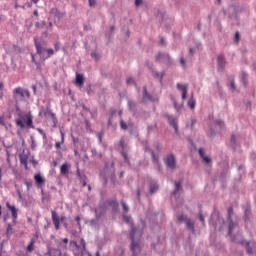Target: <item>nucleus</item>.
I'll return each mask as SVG.
<instances>
[{
	"instance_id": "f257e3e1",
	"label": "nucleus",
	"mask_w": 256,
	"mask_h": 256,
	"mask_svg": "<svg viewBox=\"0 0 256 256\" xmlns=\"http://www.w3.org/2000/svg\"><path fill=\"white\" fill-rule=\"evenodd\" d=\"M18 117L19 118L15 120L16 127H20V129H36L40 135H44L45 130L36 128L35 124H33V115H31V112L26 114L19 113Z\"/></svg>"
},
{
	"instance_id": "f03ea898",
	"label": "nucleus",
	"mask_w": 256,
	"mask_h": 256,
	"mask_svg": "<svg viewBox=\"0 0 256 256\" xmlns=\"http://www.w3.org/2000/svg\"><path fill=\"white\" fill-rule=\"evenodd\" d=\"M143 237V230L138 231L137 227L132 226L130 231V251L132 252V256H140L141 255V238Z\"/></svg>"
},
{
	"instance_id": "7ed1b4c3",
	"label": "nucleus",
	"mask_w": 256,
	"mask_h": 256,
	"mask_svg": "<svg viewBox=\"0 0 256 256\" xmlns=\"http://www.w3.org/2000/svg\"><path fill=\"white\" fill-rule=\"evenodd\" d=\"M34 45L36 53L39 55L41 61H47V59L55 55V50H53V48L43 47V44L39 42V38L37 36L34 37Z\"/></svg>"
},
{
	"instance_id": "20e7f679",
	"label": "nucleus",
	"mask_w": 256,
	"mask_h": 256,
	"mask_svg": "<svg viewBox=\"0 0 256 256\" xmlns=\"http://www.w3.org/2000/svg\"><path fill=\"white\" fill-rule=\"evenodd\" d=\"M109 178L111 181H115V163L113 161L106 162L103 171L100 173L103 185L107 183Z\"/></svg>"
},
{
	"instance_id": "39448f33",
	"label": "nucleus",
	"mask_w": 256,
	"mask_h": 256,
	"mask_svg": "<svg viewBox=\"0 0 256 256\" xmlns=\"http://www.w3.org/2000/svg\"><path fill=\"white\" fill-rule=\"evenodd\" d=\"M109 207H111L112 212L114 213H118L119 212V202H117V199H112V200H100V204L98 206L99 211H101V213H105V211H107V209H109Z\"/></svg>"
},
{
	"instance_id": "423d86ee",
	"label": "nucleus",
	"mask_w": 256,
	"mask_h": 256,
	"mask_svg": "<svg viewBox=\"0 0 256 256\" xmlns=\"http://www.w3.org/2000/svg\"><path fill=\"white\" fill-rule=\"evenodd\" d=\"M52 215V223L56 229V231H59L61 229V223L67 231H69V224L67 223V217L61 216L59 217V214H57V211L52 210L51 212Z\"/></svg>"
},
{
	"instance_id": "0eeeda50",
	"label": "nucleus",
	"mask_w": 256,
	"mask_h": 256,
	"mask_svg": "<svg viewBox=\"0 0 256 256\" xmlns=\"http://www.w3.org/2000/svg\"><path fill=\"white\" fill-rule=\"evenodd\" d=\"M14 107L17 113H21V107H19V101H25V90L21 87H17L13 90Z\"/></svg>"
},
{
	"instance_id": "6e6552de",
	"label": "nucleus",
	"mask_w": 256,
	"mask_h": 256,
	"mask_svg": "<svg viewBox=\"0 0 256 256\" xmlns=\"http://www.w3.org/2000/svg\"><path fill=\"white\" fill-rule=\"evenodd\" d=\"M38 115L39 117H42L43 115L44 117H50V119H52L53 127H57V116L51 111V102H48L45 107L42 106Z\"/></svg>"
},
{
	"instance_id": "1a4fd4ad",
	"label": "nucleus",
	"mask_w": 256,
	"mask_h": 256,
	"mask_svg": "<svg viewBox=\"0 0 256 256\" xmlns=\"http://www.w3.org/2000/svg\"><path fill=\"white\" fill-rule=\"evenodd\" d=\"M227 219L229 221L228 235L231 237V235H233V229L239 225L237 220L233 221V206H230L227 210Z\"/></svg>"
},
{
	"instance_id": "9d476101",
	"label": "nucleus",
	"mask_w": 256,
	"mask_h": 256,
	"mask_svg": "<svg viewBox=\"0 0 256 256\" xmlns=\"http://www.w3.org/2000/svg\"><path fill=\"white\" fill-rule=\"evenodd\" d=\"M29 155H31V152L28 150L25 154V148H23L22 152L19 154L20 165H23L26 171H29Z\"/></svg>"
},
{
	"instance_id": "9b49d317",
	"label": "nucleus",
	"mask_w": 256,
	"mask_h": 256,
	"mask_svg": "<svg viewBox=\"0 0 256 256\" xmlns=\"http://www.w3.org/2000/svg\"><path fill=\"white\" fill-rule=\"evenodd\" d=\"M164 163L168 167V169H176V167H177V160L175 158V154H169L164 159Z\"/></svg>"
},
{
	"instance_id": "f8f14e48",
	"label": "nucleus",
	"mask_w": 256,
	"mask_h": 256,
	"mask_svg": "<svg viewBox=\"0 0 256 256\" xmlns=\"http://www.w3.org/2000/svg\"><path fill=\"white\" fill-rule=\"evenodd\" d=\"M166 119H168V123L171 127H173L176 134H179V120L177 117H173L172 115L165 114Z\"/></svg>"
},
{
	"instance_id": "ddd939ff",
	"label": "nucleus",
	"mask_w": 256,
	"mask_h": 256,
	"mask_svg": "<svg viewBox=\"0 0 256 256\" xmlns=\"http://www.w3.org/2000/svg\"><path fill=\"white\" fill-rule=\"evenodd\" d=\"M119 145L121 147V155L124 159V162L127 163V165H129V155L127 154L129 150H127V148L125 147V138H121L119 141Z\"/></svg>"
},
{
	"instance_id": "4468645a",
	"label": "nucleus",
	"mask_w": 256,
	"mask_h": 256,
	"mask_svg": "<svg viewBox=\"0 0 256 256\" xmlns=\"http://www.w3.org/2000/svg\"><path fill=\"white\" fill-rule=\"evenodd\" d=\"M49 15H53L54 19H58V21H61V19L66 17L67 13L61 12V10H59V8L54 7V8L50 9Z\"/></svg>"
},
{
	"instance_id": "2eb2a0df",
	"label": "nucleus",
	"mask_w": 256,
	"mask_h": 256,
	"mask_svg": "<svg viewBox=\"0 0 256 256\" xmlns=\"http://www.w3.org/2000/svg\"><path fill=\"white\" fill-rule=\"evenodd\" d=\"M225 65H227V60H225V55L220 54L217 57V70L219 73L225 71Z\"/></svg>"
},
{
	"instance_id": "dca6fc26",
	"label": "nucleus",
	"mask_w": 256,
	"mask_h": 256,
	"mask_svg": "<svg viewBox=\"0 0 256 256\" xmlns=\"http://www.w3.org/2000/svg\"><path fill=\"white\" fill-rule=\"evenodd\" d=\"M142 101L143 103H147V101H152L153 103H155V101H159V99L149 94V92L147 91V86H143Z\"/></svg>"
},
{
	"instance_id": "f3484780",
	"label": "nucleus",
	"mask_w": 256,
	"mask_h": 256,
	"mask_svg": "<svg viewBox=\"0 0 256 256\" xmlns=\"http://www.w3.org/2000/svg\"><path fill=\"white\" fill-rule=\"evenodd\" d=\"M74 85L79 87V89H83V86L85 85V75H83V73L76 72Z\"/></svg>"
},
{
	"instance_id": "a211bd4d",
	"label": "nucleus",
	"mask_w": 256,
	"mask_h": 256,
	"mask_svg": "<svg viewBox=\"0 0 256 256\" xmlns=\"http://www.w3.org/2000/svg\"><path fill=\"white\" fill-rule=\"evenodd\" d=\"M34 181H35L36 187H38V189H42L43 186L45 185L46 180H45V177L41 175V172H38L34 174Z\"/></svg>"
},
{
	"instance_id": "6ab92c4d",
	"label": "nucleus",
	"mask_w": 256,
	"mask_h": 256,
	"mask_svg": "<svg viewBox=\"0 0 256 256\" xmlns=\"http://www.w3.org/2000/svg\"><path fill=\"white\" fill-rule=\"evenodd\" d=\"M76 176L78 177L80 183H82V187H87V175L81 174V169H79V165L76 166Z\"/></svg>"
},
{
	"instance_id": "aec40b11",
	"label": "nucleus",
	"mask_w": 256,
	"mask_h": 256,
	"mask_svg": "<svg viewBox=\"0 0 256 256\" xmlns=\"http://www.w3.org/2000/svg\"><path fill=\"white\" fill-rule=\"evenodd\" d=\"M157 62L165 63L168 61V63H171V57L167 53H161L159 52L156 56Z\"/></svg>"
},
{
	"instance_id": "412c9836",
	"label": "nucleus",
	"mask_w": 256,
	"mask_h": 256,
	"mask_svg": "<svg viewBox=\"0 0 256 256\" xmlns=\"http://www.w3.org/2000/svg\"><path fill=\"white\" fill-rule=\"evenodd\" d=\"M60 135H61V141H58L55 143V147L57 150L58 155H63V153H61V145H63L65 143V132H63L62 129H60Z\"/></svg>"
},
{
	"instance_id": "4be33fe9",
	"label": "nucleus",
	"mask_w": 256,
	"mask_h": 256,
	"mask_svg": "<svg viewBox=\"0 0 256 256\" xmlns=\"http://www.w3.org/2000/svg\"><path fill=\"white\" fill-rule=\"evenodd\" d=\"M70 169H71V164H69V162H64L60 166V174L63 175L64 177H67V175H69Z\"/></svg>"
},
{
	"instance_id": "5701e85b",
	"label": "nucleus",
	"mask_w": 256,
	"mask_h": 256,
	"mask_svg": "<svg viewBox=\"0 0 256 256\" xmlns=\"http://www.w3.org/2000/svg\"><path fill=\"white\" fill-rule=\"evenodd\" d=\"M178 91L182 92V99L183 101H185V99H187V84H181V83H177L176 85Z\"/></svg>"
},
{
	"instance_id": "b1692460",
	"label": "nucleus",
	"mask_w": 256,
	"mask_h": 256,
	"mask_svg": "<svg viewBox=\"0 0 256 256\" xmlns=\"http://www.w3.org/2000/svg\"><path fill=\"white\" fill-rule=\"evenodd\" d=\"M81 249L80 252L77 254L75 253L74 256H85V251H87V242H85L84 238L80 239Z\"/></svg>"
},
{
	"instance_id": "393cba45",
	"label": "nucleus",
	"mask_w": 256,
	"mask_h": 256,
	"mask_svg": "<svg viewBox=\"0 0 256 256\" xmlns=\"http://www.w3.org/2000/svg\"><path fill=\"white\" fill-rule=\"evenodd\" d=\"M239 245H245L246 246V252L248 255H253V248L251 247V244L249 241H246L245 239H241L238 241Z\"/></svg>"
},
{
	"instance_id": "a878e982",
	"label": "nucleus",
	"mask_w": 256,
	"mask_h": 256,
	"mask_svg": "<svg viewBox=\"0 0 256 256\" xmlns=\"http://www.w3.org/2000/svg\"><path fill=\"white\" fill-rule=\"evenodd\" d=\"M175 188L172 191L171 195H173L174 197H176L177 199H179V191H181L183 189V187L181 186V182H174Z\"/></svg>"
},
{
	"instance_id": "bb28decb",
	"label": "nucleus",
	"mask_w": 256,
	"mask_h": 256,
	"mask_svg": "<svg viewBox=\"0 0 256 256\" xmlns=\"http://www.w3.org/2000/svg\"><path fill=\"white\" fill-rule=\"evenodd\" d=\"M6 209L10 211L11 215L19 213V209L15 205L11 204L9 201L6 202Z\"/></svg>"
},
{
	"instance_id": "cd10ccee",
	"label": "nucleus",
	"mask_w": 256,
	"mask_h": 256,
	"mask_svg": "<svg viewBox=\"0 0 256 256\" xmlns=\"http://www.w3.org/2000/svg\"><path fill=\"white\" fill-rule=\"evenodd\" d=\"M49 37V30H45L44 32L41 33V36L38 38V41L45 45L47 43V39Z\"/></svg>"
},
{
	"instance_id": "c85d7f7f",
	"label": "nucleus",
	"mask_w": 256,
	"mask_h": 256,
	"mask_svg": "<svg viewBox=\"0 0 256 256\" xmlns=\"http://www.w3.org/2000/svg\"><path fill=\"white\" fill-rule=\"evenodd\" d=\"M186 227L191 230V233H195V222L191 218L186 219Z\"/></svg>"
},
{
	"instance_id": "c756f323",
	"label": "nucleus",
	"mask_w": 256,
	"mask_h": 256,
	"mask_svg": "<svg viewBox=\"0 0 256 256\" xmlns=\"http://www.w3.org/2000/svg\"><path fill=\"white\" fill-rule=\"evenodd\" d=\"M153 73H154V77L159 79V83L163 85V77H165V71H162V72L153 71Z\"/></svg>"
},
{
	"instance_id": "7c9ffc66",
	"label": "nucleus",
	"mask_w": 256,
	"mask_h": 256,
	"mask_svg": "<svg viewBox=\"0 0 256 256\" xmlns=\"http://www.w3.org/2000/svg\"><path fill=\"white\" fill-rule=\"evenodd\" d=\"M6 237L8 239H11V235H13V225L11 223H8L7 224V227H6Z\"/></svg>"
},
{
	"instance_id": "2f4dec72",
	"label": "nucleus",
	"mask_w": 256,
	"mask_h": 256,
	"mask_svg": "<svg viewBox=\"0 0 256 256\" xmlns=\"http://www.w3.org/2000/svg\"><path fill=\"white\" fill-rule=\"evenodd\" d=\"M92 211L95 213V218L89 221V225L90 227H95V225H97V207L92 208Z\"/></svg>"
},
{
	"instance_id": "473e14b6",
	"label": "nucleus",
	"mask_w": 256,
	"mask_h": 256,
	"mask_svg": "<svg viewBox=\"0 0 256 256\" xmlns=\"http://www.w3.org/2000/svg\"><path fill=\"white\" fill-rule=\"evenodd\" d=\"M12 49H14L20 55H23V53H25V48H23L17 44H12Z\"/></svg>"
},
{
	"instance_id": "72a5a7b5",
	"label": "nucleus",
	"mask_w": 256,
	"mask_h": 256,
	"mask_svg": "<svg viewBox=\"0 0 256 256\" xmlns=\"http://www.w3.org/2000/svg\"><path fill=\"white\" fill-rule=\"evenodd\" d=\"M128 107H129L130 111H132V113H137V103L129 100Z\"/></svg>"
},
{
	"instance_id": "f704fd0d",
	"label": "nucleus",
	"mask_w": 256,
	"mask_h": 256,
	"mask_svg": "<svg viewBox=\"0 0 256 256\" xmlns=\"http://www.w3.org/2000/svg\"><path fill=\"white\" fill-rule=\"evenodd\" d=\"M84 91L87 93V95H95V91H93L91 83L87 84L86 87L84 88Z\"/></svg>"
},
{
	"instance_id": "c9c22d12",
	"label": "nucleus",
	"mask_w": 256,
	"mask_h": 256,
	"mask_svg": "<svg viewBox=\"0 0 256 256\" xmlns=\"http://www.w3.org/2000/svg\"><path fill=\"white\" fill-rule=\"evenodd\" d=\"M230 145H231L232 149H237V137L235 136V134L231 135Z\"/></svg>"
},
{
	"instance_id": "e433bc0d",
	"label": "nucleus",
	"mask_w": 256,
	"mask_h": 256,
	"mask_svg": "<svg viewBox=\"0 0 256 256\" xmlns=\"http://www.w3.org/2000/svg\"><path fill=\"white\" fill-rule=\"evenodd\" d=\"M247 77H248L247 73L245 71H242L240 74V79L244 87H247Z\"/></svg>"
},
{
	"instance_id": "4c0bfd02",
	"label": "nucleus",
	"mask_w": 256,
	"mask_h": 256,
	"mask_svg": "<svg viewBox=\"0 0 256 256\" xmlns=\"http://www.w3.org/2000/svg\"><path fill=\"white\" fill-rule=\"evenodd\" d=\"M16 134L18 135L19 139L22 140L21 145H22L23 149H27V144H25V138H23V134L21 133V130H17Z\"/></svg>"
},
{
	"instance_id": "58836bf2",
	"label": "nucleus",
	"mask_w": 256,
	"mask_h": 256,
	"mask_svg": "<svg viewBox=\"0 0 256 256\" xmlns=\"http://www.w3.org/2000/svg\"><path fill=\"white\" fill-rule=\"evenodd\" d=\"M159 190V185L157 183L150 184V193L153 195V193H156Z\"/></svg>"
},
{
	"instance_id": "ea45409f",
	"label": "nucleus",
	"mask_w": 256,
	"mask_h": 256,
	"mask_svg": "<svg viewBox=\"0 0 256 256\" xmlns=\"http://www.w3.org/2000/svg\"><path fill=\"white\" fill-rule=\"evenodd\" d=\"M150 154H151L153 163H159V156L155 154V151L150 150Z\"/></svg>"
},
{
	"instance_id": "a19ab883",
	"label": "nucleus",
	"mask_w": 256,
	"mask_h": 256,
	"mask_svg": "<svg viewBox=\"0 0 256 256\" xmlns=\"http://www.w3.org/2000/svg\"><path fill=\"white\" fill-rule=\"evenodd\" d=\"M30 140H31V149L32 151H35V149L37 148V143H35V136L33 135H30Z\"/></svg>"
},
{
	"instance_id": "79ce46f5",
	"label": "nucleus",
	"mask_w": 256,
	"mask_h": 256,
	"mask_svg": "<svg viewBox=\"0 0 256 256\" xmlns=\"http://www.w3.org/2000/svg\"><path fill=\"white\" fill-rule=\"evenodd\" d=\"M195 105H196V101L193 99V95H192L191 98L188 100V107H190V109H195Z\"/></svg>"
},
{
	"instance_id": "37998d69",
	"label": "nucleus",
	"mask_w": 256,
	"mask_h": 256,
	"mask_svg": "<svg viewBox=\"0 0 256 256\" xmlns=\"http://www.w3.org/2000/svg\"><path fill=\"white\" fill-rule=\"evenodd\" d=\"M45 25H47V22L45 20H43L42 22L35 23L36 29H43V27H45Z\"/></svg>"
},
{
	"instance_id": "c03bdc74",
	"label": "nucleus",
	"mask_w": 256,
	"mask_h": 256,
	"mask_svg": "<svg viewBox=\"0 0 256 256\" xmlns=\"http://www.w3.org/2000/svg\"><path fill=\"white\" fill-rule=\"evenodd\" d=\"M249 215H251V207H247L244 211V219L247 221L249 219Z\"/></svg>"
},
{
	"instance_id": "a18cd8bd",
	"label": "nucleus",
	"mask_w": 256,
	"mask_h": 256,
	"mask_svg": "<svg viewBox=\"0 0 256 256\" xmlns=\"http://www.w3.org/2000/svg\"><path fill=\"white\" fill-rule=\"evenodd\" d=\"M14 187L19 199H23V194H21V189L19 188V184H14Z\"/></svg>"
},
{
	"instance_id": "49530a36",
	"label": "nucleus",
	"mask_w": 256,
	"mask_h": 256,
	"mask_svg": "<svg viewBox=\"0 0 256 256\" xmlns=\"http://www.w3.org/2000/svg\"><path fill=\"white\" fill-rule=\"evenodd\" d=\"M26 251L28 253H33V251H35V244H31V242H29V244L26 247Z\"/></svg>"
},
{
	"instance_id": "de8ad7c7",
	"label": "nucleus",
	"mask_w": 256,
	"mask_h": 256,
	"mask_svg": "<svg viewBox=\"0 0 256 256\" xmlns=\"http://www.w3.org/2000/svg\"><path fill=\"white\" fill-rule=\"evenodd\" d=\"M215 125H217L220 129H223L225 127V122L223 120H215Z\"/></svg>"
},
{
	"instance_id": "09e8293b",
	"label": "nucleus",
	"mask_w": 256,
	"mask_h": 256,
	"mask_svg": "<svg viewBox=\"0 0 256 256\" xmlns=\"http://www.w3.org/2000/svg\"><path fill=\"white\" fill-rule=\"evenodd\" d=\"M120 127L124 131H127V129H129V125H127V123H125V121H123V119L120 120Z\"/></svg>"
},
{
	"instance_id": "8fccbe9b",
	"label": "nucleus",
	"mask_w": 256,
	"mask_h": 256,
	"mask_svg": "<svg viewBox=\"0 0 256 256\" xmlns=\"http://www.w3.org/2000/svg\"><path fill=\"white\" fill-rule=\"evenodd\" d=\"M127 85H135V87H137V83H135V79H133V77H129L126 80Z\"/></svg>"
},
{
	"instance_id": "3c124183",
	"label": "nucleus",
	"mask_w": 256,
	"mask_h": 256,
	"mask_svg": "<svg viewBox=\"0 0 256 256\" xmlns=\"http://www.w3.org/2000/svg\"><path fill=\"white\" fill-rule=\"evenodd\" d=\"M34 65H36L37 73H42L43 72V66H41V63L39 61L36 62V64H34Z\"/></svg>"
},
{
	"instance_id": "603ef678",
	"label": "nucleus",
	"mask_w": 256,
	"mask_h": 256,
	"mask_svg": "<svg viewBox=\"0 0 256 256\" xmlns=\"http://www.w3.org/2000/svg\"><path fill=\"white\" fill-rule=\"evenodd\" d=\"M172 101H173L174 109H176L177 112L181 111L182 106L177 104V100L173 98Z\"/></svg>"
},
{
	"instance_id": "864d4df0",
	"label": "nucleus",
	"mask_w": 256,
	"mask_h": 256,
	"mask_svg": "<svg viewBox=\"0 0 256 256\" xmlns=\"http://www.w3.org/2000/svg\"><path fill=\"white\" fill-rule=\"evenodd\" d=\"M115 115H117V110H111L110 117L108 120V125H111V119H113V117H115Z\"/></svg>"
},
{
	"instance_id": "5fc2aeb1",
	"label": "nucleus",
	"mask_w": 256,
	"mask_h": 256,
	"mask_svg": "<svg viewBox=\"0 0 256 256\" xmlns=\"http://www.w3.org/2000/svg\"><path fill=\"white\" fill-rule=\"evenodd\" d=\"M123 219L125 221V223H132L133 220L131 219V216L127 215V214H123Z\"/></svg>"
},
{
	"instance_id": "6e6d98bb",
	"label": "nucleus",
	"mask_w": 256,
	"mask_h": 256,
	"mask_svg": "<svg viewBox=\"0 0 256 256\" xmlns=\"http://www.w3.org/2000/svg\"><path fill=\"white\" fill-rule=\"evenodd\" d=\"M121 205L124 211L123 214H127V212L129 211V206H127V204L124 201L121 202Z\"/></svg>"
},
{
	"instance_id": "4d7b16f0",
	"label": "nucleus",
	"mask_w": 256,
	"mask_h": 256,
	"mask_svg": "<svg viewBox=\"0 0 256 256\" xmlns=\"http://www.w3.org/2000/svg\"><path fill=\"white\" fill-rule=\"evenodd\" d=\"M187 219H189V218H187V216H185V215H183V214H181L180 216H178V221H179V223H183V221H185V223H187Z\"/></svg>"
},
{
	"instance_id": "13d9d810",
	"label": "nucleus",
	"mask_w": 256,
	"mask_h": 256,
	"mask_svg": "<svg viewBox=\"0 0 256 256\" xmlns=\"http://www.w3.org/2000/svg\"><path fill=\"white\" fill-rule=\"evenodd\" d=\"M84 123H85L86 130L91 131V122L89 121V119H85Z\"/></svg>"
},
{
	"instance_id": "bf43d9fd",
	"label": "nucleus",
	"mask_w": 256,
	"mask_h": 256,
	"mask_svg": "<svg viewBox=\"0 0 256 256\" xmlns=\"http://www.w3.org/2000/svg\"><path fill=\"white\" fill-rule=\"evenodd\" d=\"M70 244H71V245H74V247H75L76 249H78V251H79V249H81V245H79V243H77V240H71V241H70Z\"/></svg>"
},
{
	"instance_id": "052dcab7",
	"label": "nucleus",
	"mask_w": 256,
	"mask_h": 256,
	"mask_svg": "<svg viewBox=\"0 0 256 256\" xmlns=\"http://www.w3.org/2000/svg\"><path fill=\"white\" fill-rule=\"evenodd\" d=\"M30 162L32 163L33 167H37V165H39V161L35 160V156H31Z\"/></svg>"
},
{
	"instance_id": "680f3d73",
	"label": "nucleus",
	"mask_w": 256,
	"mask_h": 256,
	"mask_svg": "<svg viewBox=\"0 0 256 256\" xmlns=\"http://www.w3.org/2000/svg\"><path fill=\"white\" fill-rule=\"evenodd\" d=\"M24 184L27 187V191H29V189H31L33 187V182H29V181H27V179H24Z\"/></svg>"
},
{
	"instance_id": "e2e57ef3",
	"label": "nucleus",
	"mask_w": 256,
	"mask_h": 256,
	"mask_svg": "<svg viewBox=\"0 0 256 256\" xmlns=\"http://www.w3.org/2000/svg\"><path fill=\"white\" fill-rule=\"evenodd\" d=\"M54 50H55V51H60V50H61V42L56 41V42L54 43Z\"/></svg>"
},
{
	"instance_id": "0e129e2a",
	"label": "nucleus",
	"mask_w": 256,
	"mask_h": 256,
	"mask_svg": "<svg viewBox=\"0 0 256 256\" xmlns=\"http://www.w3.org/2000/svg\"><path fill=\"white\" fill-rule=\"evenodd\" d=\"M88 5L93 9V7H96L97 5V0H88Z\"/></svg>"
},
{
	"instance_id": "69168bd1",
	"label": "nucleus",
	"mask_w": 256,
	"mask_h": 256,
	"mask_svg": "<svg viewBox=\"0 0 256 256\" xmlns=\"http://www.w3.org/2000/svg\"><path fill=\"white\" fill-rule=\"evenodd\" d=\"M90 56L92 57V59H94V61H97V49L92 50Z\"/></svg>"
},
{
	"instance_id": "338daca9",
	"label": "nucleus",
	"mask_w": 256,
	"mask_h": 256,
	"mask_svg": "<svg viewBox=\"0 0 256 256\" xmlns=\"http://www.w3.org/2000/svg\"><path fill=\"white\" fill-rule=\"evenodd\" d=\"M202 159L207 165H211V158L209 156H204Z\"/></svg>"
},
{
	"instance_id": "774afa93",
	"label": "nucleus",
	"mask_w": 256,
	"mask_h": 256,
	"mask_svg": "<svg viewBox=\"0 0 256 256\" xmlns=\"http://www.w3.org/2000/svg\"><path fill=\"white\" fill-rule=\"evenodd\" d=\"M84 49L86 50V53L89 55V51H91V46L89 43L84 42Z\"/></svg>"
}]
</instances>
